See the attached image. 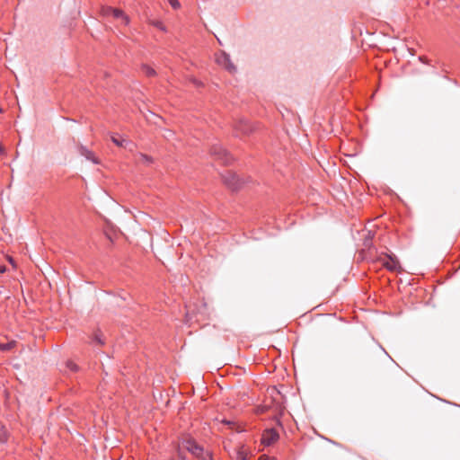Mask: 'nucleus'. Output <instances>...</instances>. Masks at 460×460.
Segmentation results:
<instances>
[{
	"label": "nucleus",
	"mask_w": 460,
	"mask_h": 460,
	"mask_svg": "<svg viewBox=\"0 0 460 460\" xmlns=\"http://www.w3.org/2000/svg\"><path fill=\"white\" fill-rule=\"evenodd\" d=\"M181 450H187L190 452L194 460H213L212 456L208 451H205L196 441L190 438L182 439L180 444V455ZM181 460H186L185 457L181 456Z\"/></svg>",
	"instance_id": "1"
},
{
	"label": "nucleus",
	"mask_w": 460,
	"mask_h": 460,
	"mask_svg": "<svg viewBox=\"0 0 460 460\" xmlns=\"http://www.w3.org/2000/svg\"><path fill=\"white\" fill-rule=\"evenodd\" d=\"M376 261L391 272L401 273L403 270L398 258L394 254L382 252L376 257Z\"/></svg>",
	"instance_id": "2"
},
{
	"label": "nucleus",
	"mask_w": 460,
	"mask_h": 460,
	"mask_svg": "<svg viewBox=\"0 0 460 460\" xmlns=\"http://www.w3.org/2000/svg\"><path fill=\"white\" fill-rule=\"evenodd\" d=\"M215 60L217 65L226 68V70L233 72L235 70V66L232 63L230 57L224 51H218L215 54Z\"/></svg>",
	"instance_id": "3"
},
{
	"label": "nucleus",
	"mask_w": 460,
	"mask_h": 460,
	"mask_svg": "<svg viewBox=\"0 0 460 460\" xmlns=\"http://www.w3.org/2000/svg\"><path fill=\"white\" fill-rule=\"evenodd\" d=\"M210 153L216 159L222 161L224 164H229L232 157L227 151L220 145H216L211 147Z\"/></svg>",
	"instance_id": "4"
},
{
	"label": "nucleus",
	"mask_w": 460,
	"mask_h": 460,
	"mask_svg": "<svg viewBox=\"0 0 460 460\" xmlns=\"http://www.w3.org/2000/svg\"><path fill=\"white\" fill-rule=\"evenodd\" d=\"M278 438L279 434L275 429H266L261 436V444H263L264 446H270L274 442H276Z\"/></svg>",
	"instance_id": "5"
},
{
	"label": "nucleus",
	"mask_w": 460,
	"mask_h": 460,
	"mask_svg": "<svg viewBox=\"0 0 460 460\" xmlns=\"http://www.w3.org/2000/svg\"><path fill=\"white\" fill-rule=\"evenodd\" d=\"M252 456V452L245 446L242 445L237 448L236 460H251Z\"/></svg>",
	"instance_id": "6"
},
{
	"label": "nucleus",
	"mask_w": 460,
	"mask_h": 460,
	"mask_svg": "<svg viewBox=\"0 0 460 460\" xmlns=\"http://www.w3.org/2000/svg\"><path fill=\"white\" fill-rule=\"evenodd\" d=\"M111 17H113L122 25H128L129 23L128 16L120 9L116 8Z\"/></svg>",
	"instance_id": "7"
},
{
	"label": "nucleus",
	"mask_w": 460,
	"mask_h": 460,
	"mask_svg": "<svg viewBox=\"0 0 460 460\" xmlns=\"http://www.w3.org/2000/svg\"><path fill=\"white\" fill-rule=\"evenodd\" d=\"M80 154L84 156L87 160L93 162V164H98L100 163L99 159L95 156L94 153L90 151L84 146L80 147Z\"/></svg>",
	"instance_id": "8"
},
{
	"label": "nucleus",
	"mask_w": 460,
	"mask_h": 460,
	"mask_svg": "<svg viewBox=\"0 0 460 460\" xmlns=\"http://www.w3.org/2000/svg\"><path fill=\"white\" fill-rule=\"evenodd\" d=\"M235 130L241 134H248L252 132V128L247 120H241L236 124Z\"/></svg>",
	"instance_id": "9"
},
{
	"label": "nucleus",
	"mask_w": 460,
	"mask_h": 460,
	"mask_svg": "<svg viewBox=\"0 0 460 460\" xmlns=\"http://www.w3.org/2000/svg\"><path fill=\"white\" fill-rule=\"evenodd\" d=\"M141 70L142 72L146 75V76H155V71L153 67L147 66V65H143L142 67H141Z\"/></svg>",
	"instance_id": "10"
},
{
	"label": "nucleus",
	"mask_w": 460,
	"mask_h": 460,
	"mask_svg": "<svg viewBox=\"0 0 460 460\" xmlns=\"http://www.w3.org/2000/svg\"><path fill=\"white\" fill-rule=\"evenodd\" d=\"M116 8H112L111 6H103L102 7V14L103 16H112L113 13L115 12Z\"/></svg>",
	"instance_id": "11"
},
{
	"label": "nucleus",
	"mask_w": 460,
	"mask_h": 460,
	"mask_svg": "<svg viewBox=\"0 0 460 460\" xmlns=\"http://www.w3.org/2000/svg\"><path fill=\"white\" fill-rule=\"evenodd\" d=\"M111 141L118 146H123V143L125 142L123 138L117 136H111Z\"/></svg>",
	"instance_id": "12"
},
{
	"label": "nucleus",
	"mask_w": 460,
	"mask_h": 460,
	"mask_svg": "<svg viewBox=\"0 0 460 460\" xmlns=\"http://www.w3.org/2000/svg\"><path fill=\"white\" fill-rule=\"evenodd\" d=\"M66 367L73 372H76L78 370V366L71 360L66 362Z\"/></svg>",
	"instance_id": "13"
},
{
	"label": "nucleus",
	"mask_w": 460,
	"mask_h": 460,
	"mask_svg": "<svg viewBox=\"0 0 460 460\" xmlns=\"http://www.w3.org/2000/svg\"><path fill=\"white\" fill-rule=\"evenodd\" d=\"M168 2L173 9H178L181 6L178 0H168Z\"/></svg>",
	"instance_id": "14"
},
{
	"label": "nucleus",
	"mask_w": 460,
	"mask_h": 460,
	"mask_svg": "<svg viewBox=\"0 0 460 460\" xmlns=\"http://www.w3.org/2000/svg\"><path fill=\"white\" fill-rule=\"evenodd\" d=\"M94 341L100 344V345H103L104 344V341L102 339V335L100 333H95L94 334Z\"/></svg>",
	"instance_id": "15"
},
{
	"label": "nucleus",
	"mask_w": 460,
	"mask_h": 460,
	"mask_svg": "<svg viewBox=\"0 0 460 460\" xmlns=\"http://www.w3.org/2000/svg\"><path fill=\"white\" fill-rule=\"evenodd\" d=\"M140 161L145 163H152V158L146 155H140Z\"/></svg>",
	"instance_id": "16"
},
{
	"label": "nucleus",
	"mask_w": 460,
	"mask_h": 460,
	"mask_svg": "<svg viewBox=\"0 0 460 460\" xmlns=\"http://www.w3.org/2000/svg\"><path fill=\"white\" fill-rule=\"evenodd\" d=\"M1 431H2L3 435L0 438V441L3 442V443L6 442L7 441V432H6V430L4 429H1Z\"/></svg>",
	"instance_id": "17"
},
{
	"label": "nucleus",
	"mask_w": 460,
	"mask_h": 460,
	"mask_svg": "<svg viewBox=\"0 0 460 460\" xmlns=\"http://www.w3.org/2000/svg\"><path fill=\"white\" fill-rule=\"evenodd\" d=\"M11 348H12V344L11 343L1 344L0 345V350H7V349H10Z\"/></svg>",
	"instance_id": "18"
},
{
	"label": "nucleus",
	"mask_w": 460,
	"mask_h": 460,
	"mask_svg": "<svg viewBox=\"0 0 460 460\" xmlns=\"http://www.w3.org/2000/svg\"><path fill=\"white\" fill-rule=\"evenodd\" d=\"M258 460H275V458L273 457H270L269 456H266V455H262L259 457Z\"/></svg>",
	"instance_id": "19"
},
{
	"label": "nucleus",
	"mask_w": 460,
	"mask_h": 460,
	"mask_svg": "<svg viewBox=\"0 0 460 460\" xmlns=\"http://www.w3.org/2000/svg\"><path fill=\"white\" fill-rule=\"evenodd\" d=\"M155 26H156V27H158V28H159V29H161V30H164V26H163V24H162V22H157L155 23Z\"/></svg>",
	"instance_id": "20"
},
{
	"label": "nucleus",
	"mask_w": 460,
	"mask_h": 460,
	"mask_svg": "<svg viewBox=\"0 0 460 460\" xmlns=\"http://www.w3.org/2000/svg\"><path fill=\"white\" fill-rule=\"evenodd\" d=\"M8 261L11 264H13V260L11 257L8 259Z\"/></svg>",
	"instance_id": "21"
},
{
	"label": "nucleus",
	"mask_w": 460,
	"mask_h": 460,
	"mask_svg": "<svg viewBox=\"0 0 460 460\" xmlns=\"http://www.w3.org/2000/svg\"><path fill=\"white\" fill-rule=\"evenodd\" d=\"M231 187H232L233 189H237V188H238V186H237V185H235V184H232V186H231Z\"/></svg>",
	"instance_id": "22"
}]
</instances>
